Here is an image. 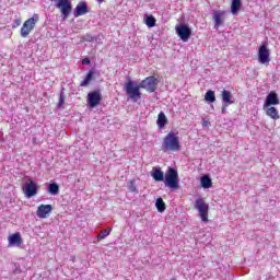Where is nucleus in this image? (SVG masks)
Instances as JSON below:
<instances>
[{"mask_svg": "<svg viewBox=\"0 0 280 280\" xmlns=\"http://www.w3.org/2000/svg\"><path fill=\"white\" fill-rule=\"evenodd\" d=\"M56 2V8L61 12L62 21H67L71 11L73 10V5L71 4V0H54Z\"/></svg>", "mask_w": 280, "mask_h": 280, "instance_id": "423d86ee", "label": "nucleus"}, {"mask_svg": "<svg viewBox=\"0 0 280 280\" xmlns=\"http://www.w3.org/2000/svg\"><path fill=\"white\" fill-rule=\"evenodd\" d=\"M226 106H228V105H223V106H222L221 113H222L223 115H224V113H226Z\"/></svg>", "mask_w": 280, "mask_h": 280, "instance_id": "7c9ffc66", "label": "nucleus"}, {"mask_svg": "<svg viewBox=\"0 0 280 280\" xmlns=\"http://www.w3.org/2000/svg\"><path fill=\"white\" fill-rule=\"evenodd\" d=\"M110 231H113V228H110L108 231L102 230L101 233L96 236V238L102 241V240L108 237V235H110Z\"/></svg>", "mask_w": 280, "mask_h": 280, "instance_id": "bb28decb", "label": "nucleus"}, {"mask_svg": "<svg viewBox=\"0 0 280 280\" xmlns=\"http://www.w3.org/2000/svg\"><path fill=\"white\" fill-rule=\"evenodd\" d=\"M38 21H40V16L36 13L33 14L32 18L24 21V23L20 30L21 37L27 38V36H30V34H32V32H34V30L36 27V23H38Z\"/></svg>", "mask_w": 280, "mask_h": 280, "instance_id": "7ed1b4c3", "label": "nucleus"}, {"mask_svg": "<svg viewBox=\"0 0 280 280\" xmlns=\"http://www.w3.org/2000/svg\"><path fill=\"white\" fill-rule=\"evenodd\" d=\"M9 246H21L23 244V237H21V233L11 234L8 237Z\"/></svg>", "mask_w": 280, "mask_h": 280, "instance_id": "ddd939ff", "label": "nucleus"}, {"mask_svg": "<svg viewBox=\"0 0 280 280\" xmlns=\"http://www.w3.org/2000/svg\"><path fill=\"white\" fill-rule=\"evenodd\" d=\"M155 207L160 213H163V211H165V201H163V198L156 199Z\"/></svg>", "mask_w": 280, "mask_h": 280, "instance_id": "393cba45", "label": "nucleus"}, {"mask_svg": "<svg viewBox=\"0 0 280 280\" xmlns=\"http://www.w3.org/2000/svg\"><path fill=\"white\" fill-rule=\"evenodd\" d=\"M82 65H91V59L89 58L82 59Z\"/></svg>", "mask_w": 280, "mask_h": 280, "instance_id": "c756f323", "label": "nucleus"}, {"mask_svg": "<svg viewBox=\"0 0 280 280\" xmlns=\"http://www.w3.org/2000/svg\"><path fill=\"white\" fill-rule=\"evenodd\" d=\"M91 80H93V71H89L85 79L80 83V86H89L91 84Z\"/></svg>", "mask_w": 280, "mask_h": 280, "instance_id": "b1692460", "label": "nucleus"}, {"mask_svg": "<svg viewBox=\"0 0 280 280\" xmlns=\"http://www.w3.org/2000/svg\"><path fill=\"white\" fill-rule=\"evenodd\" d=\"M176 34L179 36V38L187 43L189 38H191V28L187 26V24H179L176 26Z\"/></svg>", "mask_w": 280, "mask_h": 280, "instance_id": "0eeeda50", "label": "nucleus"}, {"mask_svg": "<svg viewBox=\"0 0 280 280\" xmlns=\"http://www.w3.org/2000/svg\"><path fill=\"white\" fill-rule=\"evenodd\" d=\"M258 60L260 65H269L270 63V50H268V46L261 45L258 50Z\"/></svg>", "mask_w": 280, "mask_h": 280, "instance_id": "1a4fd4ad", "label": "nucleus"}, {"mask_svg": "<svg viewBox=\"0 0 280 280\" xmlns=\"http://www.w3.org/2000/svg\"><path fill=\"white\" fill-rule=\"evenodd\" d=\"M54 211V206L51 205H39L36 211L37 218H40L42 220H45L47 215Z\"/></svg>", "mask_w": 280, "mask_h": 280, "instance_id": "9b49d317", "label": "nucleus"}, {"mask_svg": "<svg viewBox=\"0 0 280 280\" xmlns=\"http://www.w3.org/2000/svg\"><path fill=\"white\" fill-rule=\"evenodd\" d=\"M144 23L147 27H156V19L154 18V15L147 16Z\"/></svg>", "mask_w": 280, "mask_h": 280, "instance_id": "5701e85b", "label": "nucleus"}, {"mask_svg": "<svg viewBox=\"0 0 280 280\" xmlns=\"http://www.w3.org/2000/svg\"><path fill=\"white\" fill-rule=\"evenodd\" d=\"M84 14H89V7L86 2H80L75 8L74 16H84Z\"/></svg>", "mask_w": 280, "mask_h": 280, "instance_id": "4468645a", "label": "nucleus"}, {"mask_svg": "<svg viewBox=\"0 0 280 280\" xmlns=\"http://www.w3.org/2000/svg\"><path fill=\"white\" fill-rule=\"evenodd\" d=\"M201 187H203V189H211V187H213V182H211L209 175H203L201 177Z\"/></svg>", "mask_w": 280, "mask_h": 280, "instance_id": "a211bd4d", "label": "nucleus"}, {"mask_svg": "<svg viewBox=\"0 0 280 280\" xmlns=\"http://www.w3.org/2000/svg\"><path fill=\"white\" fill-rule=\"evenodd\" d=\"M98 1H104V0H98Z\"/></svg>", "mask_w": 280, "mask_h": 280, "instance_id": "473e14b6", "label": "nucleus"}, {"mask_svg": "<svg viewBox=\"0 0 280 280\" xmlns=\"http://www.w3.org/2000/svg\"><path fill=\"white\" fill-rule=\"evenodd\" d=\"M21 23H22L21 18L16 19V20L14 21L13 26H12L13 30H16V27H20Z\"/></svg>", "mask_w": 280, "mask_h": 280, "instance_id": "cd10ccee", "label": "nucleus"}, {"mask_svg": "<svg viewBox=\"0 0 280 280\" xmlns=\"http://www.w3.org/2000/svg\"><path fill=\"white\" fill-rule=\"evenodd\" d=\"M164 185L170 189H179L178 185V172L174 168H168L165 174Z\"/></svg>", "mask_w": 280, "mask_h": 280, "instance_id": "39448f33", "label": "nucleus"}, {"mask_svg": "<svg viewBox=\"0 0 280 280\" xmlns=\"http://www.w3.org/2000/svg\"><path fill=\"white\" fill-rule=\"evenodd\" d=\"M266 115L268 117H270V119H273L275 121L280 119L279 110L276 109V107H272V106L271 107H267Z\"/></svg>", "mask_w": 280, "mask_h": 280, "instance_id": "dca6fc26", "label": "nucleus"}, {"mask_svg": "<svg viewBox=\"0 0 280 280\" xmlns=\"http://www.w3.org/2000/svg\"><path fill=\"white\" fill-rule=\"evenodd\" d=\"M48 191L51 196H58L60 194V186L56 183H51L48 185Z\"/></svg>", "mask_w": 280, "mask_h": 280, "instance_id": "4be33fe9", "label": "nucleus"}, {"mask_svg": "<svg viewBox=\"0 0 280 280\" xmlns=\"http://www.w3.org/2000/svg\"><path fill=\"white\" fill-rule=\"evenodd\" d=\"M205 100L206 102H211V103L215 102V92L209 90L205 95Z\"/></svg>", "mask_w": 280, "mask_h": 280, "instance_id": "a878e982", "label": "nucleus"}, {"mask_svg": "<svg viewBox=\"0 0 280 280\" xmlns=\"http://www.w3.org/2000/svg\"><path fill=\"white\" fill-rule=\"evenodd\" d=\"M279 104V96H277V92H270L267 95L266 102L264 104L265 108H268L270 106H277Z\"/></svg>", "mask_w": 280, "mask_h": 280, "instance_id": "f8f14e48", "label": "nucleus"}, {"mask_svg": "<svg viewBox=\"0 0 280 280\" xmlns=\"http://www.w3.org/2000/svg\"><path fill=\"white\" fill-rule=\"evenodd\" d=\"M152 176L158 183H161V180L165 178V174L163 173V171H161V168H154L152 172Z\"/></svg>", "mask_w": 280, "mask_h": 280, "instance_id": "aec40b11", "label": "nucleus"}, {"mask_svg": "<svg viewBox=\"0 0 280 280\" xmlns=\"http://www.w3.org/2000/svg\"><path fill=\"white\" fill-rule=\"evenodd\" d=\"M59 104L60 105L65 104V98L62 96H60V98H59Z\"/></svg>", "mask_w": 280, "mask_h": 280, "instance_id": "2f4dec72", "label": "nucleus"}, {"mask_svg": "<svg viewBox=\"0 0 280 280\" xmlns=\"http://www.w3.org/2000/svg\"><path fill=\"white\" fill-rule=\"evenodd\" d=\"M24 194L27 196V198H33V196H36L38 194V186L34 180H30L24 186Z\"/></svg>", "mask_w": 280, "mask_h": 280, "instance_id": "9d476101", "label": "nucleus"}, {"mask_svg": "<svg viewBox=\"0 0 280 280\" xmlns=\"http://www.w3.org/2000/svg\"><path fill=\"white\" fill-rule=\"evenodd\" d=\"M102 102V92L100 90L92 91L88 94V104L90 108L100 106Z\"/></svg>", "mask_w": 280, "mask_h": 280, "instance_id": "6e6552de", "label": "nucleus"}, {"mask_svg": "<svg viewBox=\"0 0 280 280\" xmlns=\"http://www.w3.org/2000/svg\"><path fill=\"white\" fill-rule=\"evenodd\" d=\"M214 27L218 30L221 25H224V12L218 11L213 14Z\"/></svg>", "mask_w": 280, "mask_h": 280, "instance_id": "2eb2a0df", "label": "nucleus"}, {"mask_svg": "<svg viewBox=\"0 0 280 280\" xmlns=\"http://www.w3.org/2000/svg\"><path fill=\"white\" fill-rule=\"evenodd\" d=\"M195 209L199 211L201 222H209V203H207L205 198L199 197L196 199Z\"/></svg>", "mask_w": 280, "mask_h": 280, "instance_id": "20e7f679", "label": "nucleus"}, {"mask_svg": "<svg viewBox=\"0 0 280 280\" xmlns=\"http://www.w3.org/2000/svg\"><path fill=\"white\" fill-rule=\"evenodd\" d=\"M221 97H222V102H224L225 104H233V100H232L233 94H231L230 91L223 90Z\"/></svg>", "mask_w": 280, "mask_h": 280, "instance_id": "6ab92c4d", "label": "nucleus"}, {"mask_svg": "<svg viewBox=\"0 0 280 280\" xmlns=\"http://www.w3.org/2000/svg\"><path fill=\"white\" fill-rule=\"evenodd\" d=\"M129 191H137V186H135V182H130V185L128 186Z\"/></svg>", "mask_w": 280, "mask_h": 280, "instance_id": "c85d7f7f", "label": "nucleus"}, {"mask_svg": "<svg viewBox=\"0 0 280 280\" xmlns=\"http://www.w3.org/2000/svg\"><path fill=\"white\" fill-rule=\"evenodd\" d=\"M156 125L160 128H165V126H167V116H165V113L160 112V114L158 115Z\"/></svg>", "mask_w": 280, "mask_h": 280, "instance_id": "f3484780", "label": "nucleus"}, {"mask_svg": "<svg viewBox=\"0 0 280 280\" xmlns=\"http://www.w3.org/2000/svg\"><path fill=\"white\" fill-rule=\"evenodd\" d=\"M180 148V138H178V133L170 131L163 139L162 152H179Z\"/></svg>", "mask_w": 280, "mask_h": 280, "instance_id": "f03ea898", "label": "nucleus"}, {"mask_svg": "<svg viewBox=\"0 0 280 280\" xmlns=\"http://www.w3.org/2000/svg\"><path fill=\"white\" fill-rule=\"evenodd\" d=\"M159 82L156 81L154 75L147 77L144 80L140 82L139 85H135V81L129 79L125 84V91L127 95H129L130 100L137 102V100H141V89L148 91V93H154L156 91Z\"/></svg>", "mask_w": 280, "mask_h": 280, "instance_id": "f257e3e1", "label": "nucleus"}, {"mask_svg": "<svg viewBox=\"0 0 280 280\" xmlns=\"http://www.w3.org/2000/svg\"><path fill=\"white\" fill-rule=\"evenodd\" d=\"M242 9V0H232L231 12L232 14H237Z\"/></svg>", "mask_w": 280, "mask_h": 280, "instance_id": "412c9836", "label": "nucleus"}]
</instances>
